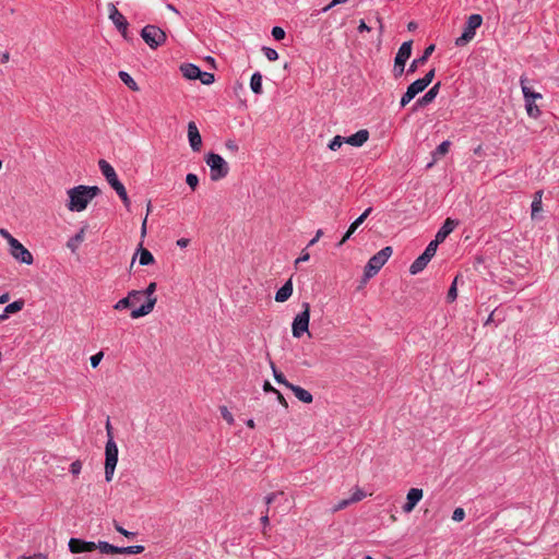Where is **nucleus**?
I'll use <instances>...</instances> for the list:
<instances>
[{
  "mask_svg": "<svg viewBox=\"0 0 559 559\" xmlns=\"http://www.w3.org/2000/svg\"><path fill=\"white\" fill-rule=\"evenodd\" d=\"M520 85L527 116L533 119H538L542 115V110L537 102L543 99L542 93L534 91L530 85L528 79L525 76L520 78Z\"/></svg>",
  "mask_w": 559,
  "mask_h": 559,
  "instance_id": "nucleus-1",
  "label": "nucleus"
},
{
  "mask_svg": "<svg viewBox=\"0 0 559 559\" xmlns=\"http://www.w3.org/2000/svg\"><path fill=\"white\" fill-rule=\"evenodd\" d=\"M0 236L7 240L9 246V253L15 261L27 265L33 263L34 258L29 250L16 238H14L7 229L1 228Z\"/></svg>",
  "mask_w": 559,
  "mask_h": 559,
  "instance_id": "nucleus-2",
  "label": "nucleus"
},
{
  "mask_svg": "<svg viewBox=\"0 0 559 559\" xmlns=\"http://www.w3.org/2000/svg\"><path fill=\"white\" fill-rule=\"evenodd\" d=\"M99 193L100 190L97 186H76L72 188V211H84Z\"/></svg>",
  "mask_w": 559,
  "mask_h": 559,
  "instance_id": "nucleus-3",
  "label": "nucleus"
},
{
  "mask_svg": "<svg viewBox=\"0 0 559 559\" xmlns=\"http://www.w3.org/2000/svg\"><path fill=\"white\" fill-rule=\"evenodd\" d=\"M98 166H99L102 174L104 175V177L110 185V187L117 192V194L122 200L123 204L126 206H129L130 200H129L127 190H126L124 186L119 181L114 167L105 159H100L98 162Z\"/></svg>",
  "mask_w": 559,
  "mask_h": 559,
  "instance_id": "nucleus-4",
  "label": "nucleus"
},
{
  "mask_svg": "<svg viewBox=\"0 0 559 559\" xmlns=\"http://www.w3.org/2000/svg\"><path fill=\"white\" fill-rule=\"evenodd\" d=\"M204 160L210 168L212 181H218L227 177L229 165L219 154L209 153L205 155Z\"/></svg>",
  "mask_w": 559,
  "mask_h": 559,
  "instance_id": "nucleus-5",
  "label": "nucleus"
},
{
  "mask_svg": "<svg viewBox=\"0 0 559 559\" xmlns=\"http://www.w3.org/2000/svg\"><path fill=\"white\" fill-rule=\"evenodd\" d=\"M156 287H157V284L155 282H151L144 290H141V293H142L141 298L145 297L146 301L141 307L133 309L131 311L130 317L132 319H139L142 317H145L153 311V309L157 302V298L154 295L156 292Z\"/></svg>",
  "mask_w": 559,
  "mask_h": 559,
  "instance_id": "nucleus-6",
  "label": "nucleus"
},
{
  "mask_svg": "<svg viewBox=\"0 0 559 559\" xmlns=\"http://www.w3.org/2000/svg\"><path fill=\"white\" fill-rule=\"evenodd\" d=\"M435 78V69H431L426 75L421 79L414 81L407 87L406 92L401 97L400 105L401 107H405L411 100H413L419 93L426 90V87L432 82Z\"/></svg>",
  "mask_w": 559,
  "mask_h": 559,
  "instance_id": "nucleus-7",
  "label": "nucleus"
},
{
  "mask_svg": "<svg viewBox=\"0 0 559 559\" xmlns=\"http://www.w3.org/2000/svg\"><path fill=\"white\" fill-rule=\"evenodd\" d=\"M393 253V249L391 247H384L374 255H372L365 266L364 276L366 280L373 277L382 266L388 262L390 257Z\"/></svg>",
  "mask_w": 559,
  "mask_h": 559,
  "instance_id": "nucleus-8",
  "label": "nucleus"
},
{
  "mask_svg": "<svg viewBox=\"0 0 559 559\" xmlns=\"http://www.w3.org/2000/svg\"><path fill=\"white\" fill-rule=\"evenodd\" d=\"M302 311L297 313L292 323V334L295 338H300L305 333L310 337L309 322H310V305L302 302Z\"/></svg>",
  "mask_w": 559,
  "mask_h": 559,
  "instance_id": "nucleus-9",
  "label": "nucleus"
},
{
  "mask_svg": "<svg viewBox=\"0 0 559 559\" xmlns=\"http://www.w3.org/2000/svg\"><path fill=\"white\" fill-rule=\"evenodd\" d=\"M141 37L151 49H157L166 43L167 35L158 26L148 24L141 31Z\"/></svg>",
  "mask_w": 559,
  "mask_h": 559,
  "instance_id": "nucleus-10",
  "label": "nucleus"
},
{
  "mask_svg": "<svg viewBox=\"0 0 559 559\" xmlns=\"http://www.w3.org/2000/svg\"><path fill=\"white\" fill-rule=\"evenodd\" d=\"M95 549H99L102 554H116V546L107 543L99 542L95 544L93 542H85L76 538H72V554L74 552H90Z\"/></svg>",
  "mask_w": 559,
  "mask_h": 559,
  "instance_id": "nucleus-11",
  "label": "nucleus"
},
{
  "mask_svg": "<svg viewBox=\"0 0 559 559\" xmlns=\"http://www.w3.org/2000/svg\"><path fill=\"white\" fill-rule=\"evenodd\" d=\"M105 456V478L110 481L118 462V447L112 437H109L106 443Z\"/></svg>",
  "mask_w": 559,
  "mask_h": 559,
  "instance_id": "nucleus-12",
  "label": "nucleus"
},
{
  "mask_svg": "<svg viewBox=\"0 0 559 559\" xmlns=\"http://www.w3.org/2000/svg\"><path fill=\"white\" fill-rule=\"evenodd\" d=\"M180 72L187 80H200L204 85H211L215 78L213 73L203 72L193 63H183L180 66Z\"/></svg>",
  "mask_w": 559,
  "mask_h": 559,
  "instance_id": "nucleus-13",
  "label": "nucleus"
},
{
  "mask_svg": "<svg viewBox=\"0 0 559 559\" xmlns=\"http://www.w3.org/2000/svg\"><path fill=\"white\" fill-rule=\"evenodd\" d=\"M481 23L483 17L480 14L469 15L462 35L455 39V45L464 46L469 43L475 37L476 29L480 27Z\"/></svg>",
  "mask_w": 559,
  "mask_h": 559,
  "instance_id": "nucleus-14",
  "label": "nucleus"
},
{
  "mask_svg": "<svg viewBox=\"0 0 559 559\" xmlns=\"http://www.w3.org/2000/svg\"><path fill=\"white\" fill-rule=\"evenodd\" d=\"M424 497V490L420 488H411L406 493V501L402 506L404 513L409 514L416 506L421 501Z\"/></svg>",
  "mask_w": 559,
  "mask_h": 559,
  "instance_id": "nucleus-15",
  "label": "nucleus"
},
{
  "mask_svg": "<svg viewBox=\"0 0 559 559\" xmlns=\"http://www.w3.org/2000/svg\"><path fill=\"white\" fill-rule=\"evenodd\" d=\"M109 19L117 27V29L122 34V36L126 37L129 23L114 4H109Z\"/></svg>",
  "mask_w": 559,
  "mask_h": 559,
  "instance_id": "nucleus-16",
  "label": "nucleus"
},
{
  "mask_svg": "<svg viewBox=\"0 0 559 559\" xmlns=\"http://www.w3.org/2000/svg\"><path fill=\"white\" fill-rule=\"evenodd\" d=\"M188 141L193 152H200L202 148V136L194 121L188 123Z\"/></svg>",
  "mask_w": 559,
  "mask_h": 559,
  "instance_id": "nucleus-17",
  "label": "nucleus"
},
{
  "mask_svg": "<svg viewBox=\"0 0 559 559\" xmlns=\"http://www.w3.org/2000/svg\"><path fill=\"white\" fill-rule=\"evenodd\" d=\"M412 41H405L401 45L395 56V63L400 67V72H404L405 63L412 55Z\"/></svg>",
  "mask_w": 559,
  "mask_h": 559,
  "instance_id": "nucleus-18",
  "label": "nucleus"
},
{
  "mask_svg": "<svg viewBox=\"0 0 559 559\" xmlns=\"http://www.w3.org/2000/svg\"><path fill=\"white\" fill-rule=\"evenodd\" d=\"M372 209L368 207L366 209L362 214H360L349 226L348 230L343 236L342 240L340 241L338 246H342L345 243L349 237L355 233V230L365 222V219L369 216Z\"/></svg>",
  "mask_w": 559,
  "mask_h": 559,
  "instance_id": "nucleus-19",
  "label": "nucleus"
},
{
  "mask_svg": "<svg viewBox=\"0 0 559 559\" xmlns=\"http://www.w3.org/2000/svg\"><path fill=\"white\" fill-rule=\"evenodd\" d=\"M369 140V131L361 129L346 138L345 143L354 147L362 146Z\"/></svg>",
  "mask_w": 559,
  "mask_h": 559,
  "instance_id": "nucleus-20",
  "label": "nucleus"
},
{
  "mask_svg": "<svg viewBox=\"0 0 559 559\" xmlns=\"http://www.w3.org/2000/svg\"><path fill=\"white\" fill-rule=\"evenodd\" d=\"M459 225V222L452 218H447L441 226V228L437 231L435 239L439 242H443L445 238L454 230V228Z\"/></svg>",
  "mask_w": 559,
  "mask_h": 559,
  "instance_id": "nucleus-21",
  "label": "nucleus"
},
{
  "mask_svg": "<svg viewBox=\"0 0 559 559\" xmlns=\"http://www.w3.org/2000/svg\"><path fill=\"white\" fill-rule=\"evenodd\" d=\"M294 292L293 281L289 278L286 283L276 292L275 301L285 302L287 301Z\"/></svg>",
  "mask_w": 559,
  "mask_h": 559,
  "instance_id": "nucleus-22",
  "label": "nucleus"
},
{
  "mask_svg": "<svg viewBox=\"0 0 559 559\" xmlns=\"http://www.w3.org/2000/svg\"><path fill=\"white\" fill-rule=\"evenodd\" d=\"M141 290H136V289H133V290H130L127 295V297L118 300L115 305H114V309L115 310H118V311H121V310H124L129 307L132 306V298H141Z\"/></svg>",
  "mask_w": 559,
  "mask_h": 559,
  "instance_id": "nucleus-23",
  "label": "nucleus"
},
{
  "mask_svg": "<svg viewBox=\"0 0 559 559\" xmlns=\"http://www.w3.org/2000/svg\"><path fill=\"white\" fill-rule=\"evenodd\" d=\"M441 83H436L423 97H420L416 104L417 106H426L435 100L437 97L439 90H440Z\"/></svg>",
  "mask_w": 559,
  "mask_h": 559,
  "instance_id": "nucleus-24",
  "label": "nucleus"
},
{
  "mask_svg": "<svg viewBox=\"0 0 559 559\" xmlns=\"http://www.w3.org/2000/svg\"><path fill=\"white\" fill-rule=\"evenodd\" d=\"M289 390L294 393V395L301 402L306 404H310L313 401L312 394L306 389L292 384L289 385Z\"/></svg>",
  "mask_w": 559,
  "mask_h": 559,
  "instance_id": "nucleus-25",
  "label": "nucleus"
},
{
  "mask_svg": "<svg viewBox=\"0 0 559 559\" xmlns=\"http://www.w3.org/2000/svg\"><path fill=\"white\" fill-rule=\"evenodd\" d=\"M23 307H24L23 300H16V301L9 304L4 308L3 312L0 314V322L7 320L10 314L21 311L23 309Z\"/></svg>",
  "mask_w": 559,
  "mask_h": 559,
  "instance_id": "nucleus-26",
  "label": "nucleus"
},
{
  "mask_svg": "<svg viewBox=\"0 0 559 559\" xmlns=\"http://www.w3.org/2000/svg\"><path fill=\"white\" fill-rule=\"evenodd\" d=\"M430 260L431 259L425 254H420L409 266V273L413 275L418 274L427 266Z\"/></svg>",
  "mask_w": 559,
  "mask_h": 559,
  "instance_id": "nucleus-27",
  "label": "nucleus"
},
{
  "mask_svg": "<svg viewBox=\"0 0 559 559\" xmlns=\"http://www.w3.org/2000/svg\"><path fill=\"white\" fill-rule=\"evenodd\" d=\"M433 50H435V45L428 46L425 49L424 55L420 58L414 59L412 61L408 72H415L419 66L424 64L427 61V59L430 57V55L432 53Z\"/></svg>",
  "mask_w": 559,
  "mask_h": 559,
  "instance_id": "nucleus-28",
  "label": "nucleus"
},
{
  "mask_svg": "<svg viewBox=\"0 0 559 559\" xmlns=\"http://www.w3.org/2000/svg\"><path fill=\"white\" fill-rule=\"evenodd\" d=\"M250 88L255 95H261L262 90V74L260 72H254L250 79Z\"/></svg>",
  "mask_w": 559,
  "mask_h": 559,
  "instance_id": "nucleus-29",
  "label": "nucleus"
},
{
  "mask_svg": "<svg viewBox=\"0 0 559 559\" xmlns=\"http://www.w3.org/2000/svg\"><path fill=\"white\" fill-rule=\"evenodd\" d=\"M139 263L141 265H150L154 263V257L153 254L145 248H142V246L139 248Z\"/></svg>",
  "mask_w": 559,
  "mask_h": 559,
  "instance_id": "nucleus-30",
  "label": "nucleus"
},
{
  "mask_svg": "<svg viewBox=\"0 0 559 559\" xmlns=\"http://www.w3.org/2000/svg\"><path fill=\"white\" fill-rule=\"evenodd\" d=\"M119 79L131 90V91H139V85L133 80V78L126 71L119 72Z\"/></svg>",
  "mask_w": 559,
  "mask_h": 559,
  "instance_id": "nucleus-31",
  "label": "nucleus"
},
{
  "mask_svg": "<svg viewBox=\"0 0 559 559\" xmlns=\"http://www.w3.org/2000/svg\"><path fill=\"white\" fill-rule=\"evenodd\" d=\"M144 550L143 546L135 545V546H128V547H117L116 546V554H122V555H138L141 554Z\"/></svg>",
  "mask_w": 559,
  "mask_h": 559,
  "instance_id": "nucleus-32",
  "label": "nucleus"
},
{
  "mask_svg": "<svg viewBox=\"0 0 559 559\" xmlns=\"http://www.w3.org/2000/svg\"><path fill=\"white\" fill-rule=\"evenodd\" d=\"M450 146H451V142H450V141H448V140H447V141H443L442 143H440V144L437 146V148H436V151L433 152V154H432V156H433L435 160H436V159H438L440 156L445 155V154L449 152Z\"/></svg>",
  "mask_w": 559,
  "mask_h": 559,
  "instance_id": "nucleus-33",
  "label": "nucleus"
},
{
  "mask_svg": "<svg viewBox=\"0 0 559 559\" xmlns=\"http://www.w3.org/2000/svg\"><path fill=\"white\" fill-rule=\"evenodd\" d=\"M542 191H537L535 193L534 200L532 202V217H535L538 212L542 211Z\"/></svg>",
  "mask_w": 559,
  "mask_h": 559,
  "instance_id": "nucleus-34",
  "label": "nucleus"
},
{
  "mask_svg": "<svg viewBox=\"0 0 559 559\" xmlns=\"http://www.w3.org/2000/svg\"><path fill=\"white\" fill-rule=\"evenodd\" d=\"M441 242L437 241V239H433L431 240L428 246L426 247L425 251L423 254H425L426 257L432 259L433 255L436 254V251L438 249V246L440 245Z\"/></svg>",
  "mask_w": 559,
  "mask_h": 559,
  "instance_id": "nucleus-35",
  "label": "nucleus"
},
{
  "mask_svg": "<svg viewBox=\"0 0 559 559\" xmlns=\"http://www.w3.org/2000/svg\"><path fill=\"white\" fill-rule=\"evenodd\" d=\"M272 367V370H273V376H274V379L276 380L277 383L280 384H283L285 385L286 388L289 389V385H292L293 383L288 382L284 374L282 372H278L274 366V364L271 365Z\"/></svg>",
  "mask_w": 559,
  "mask_h": 559,
  "instance_id": "nucleus-36",
  "label": "nucleus"
},
{
  "mask_svg": "<svg viewBox=\"0 0 559 559\" xmlns=\"http://www.w3.org/2000/svg\"><path fill=\"white\" fill-rule=\"evenodd\" d=\"M346 138L341 135H335L329 143V148L331 151H337L345 143Z\"/></svg>",
  "mask_w": 559,
  "mask_h": 559,
  "instance_id": "nucleus-37",
  "label": "nucleus"
},
{
  "mask_svg": "<svg viewBox=\"0 0 559 559\" xmlns=\"http://www.w3.org/2000/svg\"><path fill=\"white\" fill-rule=\"evenodd\" d=\"M186 182L190 189L194 191L199 186V177L195 174H188L186 176Z\"/></svg>",
  "mask_w": 559,
  "mask_h": 559,
  "instance_id": "nucleus-38",
  "label": "nucleus"
},
{
  "mask_svg": "<svg viewBox=\"0 0 559 559\" xmlns=\"http://www.w3.org/2000/svg\"><path fill=\"white\" fill-rule=\"evenodd\" d=\"M262 51L269 61H276L278 59V53L273 48L263 47Z\"/></svg>",
  "mask_w": 559,
  "mask_h": 559,
  "instance_id": "nucleus-39",
  "label": "nucleus"
},
{
  "mask_svg": "<svg viewBox=\"0 0 559 559\" xmlns=\"http://www.w3.org/2000/svg\"><path fill=\"white\" fill-rule=\"evenodd\" d=\"M219 412H221L222 417L226 420L227 424H229V425L234 424V421H235L234 416L226 406H221Z\"/></svg>",
  "mask_w": 559,
  "mask_h": 559,
  "instance_id": "nucleus-40",
  "label": "nucleus"
},
{
  "mask_svg": "<svg viewBox=\"0 0 559 559\" xmlns=\"http://www.w3.org/2000/svg\"><path fill=\"white\" fill-rule=\"evenodd\" d=\"M285 35H286V33H285L284 28H282V27H280V26H274V27L272 28V36H273V37H274V39H276V40H282V39H284V38H285Z\"/></svg>",
  "mask_w": 559,
  "mask_h": 559,
  "instance_id": "nucleus-41",
  "label": "nucleus"
},
{
  "mask_svg": "<svg viewBox=\"0 0 559 559\" xmlns=\"http://www.w3.org/2000/svg\"><path fill=\"white\" fill-rule=\"evenodd\" d=\"M465 519V511L463 508H456L452 513V520L455 522H462Z\"/></svg>",
  "mask_w": 559,
  "mask_h": 559,
  "instance_id": "nucleus-42",
  "label": "nucleus"
},
{
  "mask_svg": "<svg viewBox=\"0 0 559 559\" xmlns=\"http://www.w3.org/2000/svg\"><path fill=\"white\" fill-rule=\"evenodd\" d=\"M456 297H457V290H456V278H455L448 292L447 298H448V301L452 302L456 299Z\"/></svg>",
  "mask_w": 559,
  "mask_h": 559,
  "instance_id": "nucleus-43",
  "label": "nucleus"
},
{
  "mask_svg": "<svg viewBox=\"0 0 559 559\" xmlns=\"http://www.w3.org/2000/svg\"><path fill=\"white\" fill-rule=\"evenodd\" d=\"M365 497H366L365 492L360 488H356L349 499H350L352 503H355V502L362 500Z\"/></svg>",
  "mask_w": 559,
  "mask_h": 559,
  "instance_id": "nucleus-44",
  "label": "nucleus"
},
{
  "mask_svg": "<svg viewBox=\"0 0 559 559\" xmlns=\"http://www.w3.org/2000/svg\"><path fill=\"white\" fill-rule=\"evenodd\" d=\"M103 357H104V353L103 352H98L97 354L93 355L90 358L92 367L93 368H97L98 365L100 364Z\"/></svg>",
  "mask_w": 559,
  "mask_h": 559,
  "instance_id": "nucleus-45",
  "label": "nucleus"
},
{
  "mask_svg": "<svg viewBox=\"0 0 559 559\" xmlns=\"http://www.w3.org/2000/svg\"><path fill=\"white\" fill-rule=\"evenodd\" d=\"M17 559H48V557L43 552H35L29 555H22L17 557Z\"/></svg>",
  "mask_w": 559,
  "mask_h": 559,
  "instance_id": "nucleus-46",
  "label": "nucleus"
},
{
  "mask_svg": "<svg viewBox=\"0 0 559 559\" xmlns=\"http://www.w3.org/2000/svg\"><path fill=\"white\" fill-rule=\"evenodd\" d=\"M87 228V225L85 224L80 231L72 238L73 241L76 243H81L84 240L85 230Z\"/></svg>",
  "mask_w": 559,
  "mask_h": 559,
  "instance_id": "nucleus-47",
  "label": "nucleus"
},
{
  "mask_svg": "<svg viewBox=\"0 0 559 559\" xmlns=\"http://www.w3.org/2000/svg\"><path fill=\"white\" fill-rule=\"evenodd\" d=\"M310 259V254L307 251V248L304 249L300 253V257L295 260V265H298L301 262H307Z\"/></svg>",
  "mask_w": 559,
  "mask_h": 559,
  "instance_id": "nucleus-48",
  "label": "nucleus"
},
{
  "mask_svg": "<svg viewBox=\"0 0 559 559\" xmlns=\"http://www.w3.org/2000/svg\"><path fill=\"white\" fill-rule=\"evenodd\" d=\"M322 235H323L322 229H318L317 233H316V236L308 242L307 248L312 247L313 245H316L317 241L322 237Z\"/></svg>",
  "mask_w": 559,
  "mask_h": 559,
  "instance_id": "nucleus-49",
  "label": "nucleus"
},
{
  "mask_svg": "<svg viewBox=\"0 0 559 559\" xmlns=\"http://www.w3.org/2000/svg\"><path fill=\"white\" fill-rule=\"evenodd\" d=\"M352 503L350 499L342 500L337 503V506L334 508L335 511L345 509L347 506Z\"/></svg>",
  "mask_w": 559,
  "mask_h": 559,
  "instance_id": "nucleus-50",
  "label": "nucleus"
},
{
  "mask_svg": "<svg viewBox=\"0 0 559 559\" xmlns=\"http://www.w3.org/2000/svg\"><path fill=\"white\" fill-rule=\"evenodd\" d=\"M116 530H117L120 534L124 535L126 537L134 536V533H132V532H129V531L124 530V528H123V527H121L120 525H116Z\"/></svg>",
  "mask_w": 559,
  "mask_h": 559,
  "instance_id": "nucleus-51",
  "label": "nucleus"
},
{
  "mask_svg": "<svg viewBox=\"0 0 559 559\" xmlns=\"http://www.w3.org/2000/svg\"><path fill=\"white\" fill-rule=\"evenodd\" d=\"M263 391L275 393L277 390L269 381H265L263 384Z\"/></svg>",
  "mask_w": 559,
  "mask_h": 559,
  "instance_id": "nucleus-52",
  "label": "nucleus"
},
{
  "mask_svg": "<svg viewBox=\"0 0 559 559\" xmlns=\"http://www.w3.org/2000/svg\"><path fill=\"white\" fill-rule=\"evenodd\" d=\"M190 243V240L188 238H180L177 240V246L180 248H186Z\"/></svg>",
  "mask_w": 559,
  "mask_h": 559,
  "instance_id": "nucleus-53",
  "label": "nucleus"
},
{
  "mask_svg": "<svg viewBox=\"0 0 559 559\" xmlns=\"http://www.w3.org/2000/svg\"><path fill=\"white\" fill-rule=\"evenodd\" d=\"M358 31L359 32H369L370 27L366 24V22L364 20H360L359 25H358Z\"/></svg>",
  "mask_w": 559,
  "mask_h": 559,
  "instance_id": "nucleus-54",
  "label": "nucleus"
},
{
  "mask_svg": "<svg viewBox=\"0 0 559 559\" xmlns=\"http://www.w3.org/2000/svg\"><path fill=\"white\" fill-rule=\"evenodd\" d=\"M225 145H226V147H227L228 150H230V151H237V150H238V145L236 144V142H235V141H231V140H230V141H227V142L225 143Z\"/></svg>",
  "mask_w": 559,
  "mask_h": 559,
  "instance_id": "nucleus-55",
  "label": "nucleus"
},
{
  "mask_svg": "<svg viewBox=\"0 0 559 559\" xmlns=\"http://www.w3.org/2000/svg\"><path fill=\"white\" fill-rule=\"evenodd\" d=\"M275 394H276L277 401H278L282 405H284L285 407H287V402H286L285 397L282 395V393H281L280 391H276V392H275Z\"/></svg>",
  "mask_w": 559,
  "mask_h": 559,
  "instance_id": "nucleus-56",
  "label": "nucleus"
},
{
  "mask_svg": "<svg viewBox=\"0 0 559 559\" xmlns=\"http://www.w3.org/2000/svg\"><path fill=\"white\" fill-rule=\"evenodd\" d=\"M276 498V493L275 492H271L269 493L266 497H265V503L267 506H270Z\"/></svg>",
  "mask_w": 559,
  "mask_h": 559,
  "instance_id": "nucleus-57",
  "label": "nucleus"
},
{
  "mask_svg": "<svg viewBox=\"0 0 559 559\" xmlns=\"http://www.w3.org/2000/svg\"><path fill=\"white\" fill-rule=\"evenodd\" d=\"M81 471L80 462H72V474H79Z\"/></svg>",
  "mask_w": 559,
  "mask_h": 559,
  "instance_id": "nucleus-58",
  "label": "nucleus"
},
{
  "mask_svg": "<svg viewBox=\"0 0 559 559\" xmlns=\"http://www.w3.org/2000/svg\"><path fill=\"white\" fill-rule=\"evenodd\" d=\"M9 60H10V53H9V51H3V52L1 53V56H0V61H1L2 63H7V62H9Z\"/></svg>",
  "mask_w": 559,
  "mask_h": 559,
  "instance_id": "nucleus-59",
  "label": "nucleus"
},
{
  "mask_svg": "<svg viewBox=\"0 0 559 559\" xmlns=\"http://www.w3.org/2000/svg\"><path fill=\"white\" fill-rule=\"evenodd\" d=\"M10 299V295L8 293H4L0 296V304H5Z\"/></svg>",
  "mask_w": 559,
  "mask_h": 559,
  "instance_id": "nucleus-60",
  "label": "nucleus"
},
{
  "mask_svg": "<svg viewBox=\"0 0 559 559\" xmlns=\"http://www.w3.org/2000/svg\"><path fill=\"white\" fill-rule=\"evenodd\" d=\"M166 8H167L169 11H171V12H174V13H176V14H179V11H178V10L175 8V5H173L171 3H168V4L166 5Z\"/></svg>",
  "mask_w": 559,
  "mask_h": 559,
  "instance_id": "nucleus-61",
  "label": "nucleus"
},
{
  "mask_svg": "<svg viewBox=\"0 0 559 559\" xmlns=\"http://www.w3.org/2000/svg\"><path fill=\"white\" fill-rule=\"evenodd\" d=\"M400 67L396 66V63L394 62V75L397 78V76H401L403 74V72H400Z\"/></svg>",
  "mask_w": 559,
  "mask_h": 559,
  "instance_id": "nucleus-62",
  "label": "nucleus"
},
{
  "mask_svg": "<svg viewBox=\"0 0 559 559\" xmlns=\"http://www.w3.org/2000/svg\"><path fill=\"white\" fill-rule=\"evenodd\" d=\"M246 425H247L249 428H251V429H253V428L255 427V424H254V420H253V419H248V420H247V423H246Z\"/></svg>",
  "mask_w": 559,
  "mask_h": 559,
  "instance_id": "nucleus-63",
  "label": "nucleus"
},
{
  "mask_svg": "<svg viewBox=\"0 0 559 559\" xmlns=\"http://www.w3.org/2000/svg\"><path fill=\"white\" fill-rule=\"evenodd\" d=\"M416 27H417V24L415 22H409L407 25V28L409 31H414V29H416Z\"/></svg>",
  "mask_w": 559,
  "mask_h": 559,
  "instance_id": "nucleus-64",
  "label": "nucleus"
}]
</instances>
